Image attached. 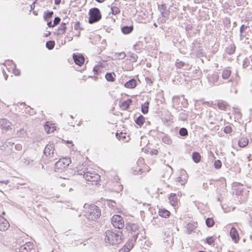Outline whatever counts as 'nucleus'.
I'll list each match as a JSON object with an SVG mask.
<instances>
[{"instance_id":"obj_4","label":"nucleus","mask_w":252,"mask_h":252,"mask_svg":"<svg viewBox=\"0 0 252 252\" xmlns=\"http://www.w3.org/2000/svg\"><path fill=\"white\" fill-rule=\"evenodd\" d=\"M89 23L92 24L100 21L102 18L100 10L97 7L91 8L89 12Z\"/></svg>"},{"instance_id":"obj_26","label":"nucleus","mask_w":252,"mask_h":252,"mask_svg":"<svg viewBox=\"0 0 252 252\" xmlns=\"http://www.w3.org/2000/svg\"><path fill=\"white\" fill-rule=\"evenodd\" d=\"M236 50V46L234 44H232L229 45L225 48V51L228 55H232L233 54Z\"/></svg>"},{"instance_id":"obj_41","label":"nucleus","mask_w":252,"mask_h":252,"mask_svg":"<svg viewBox=\"0 0 252 252\" xmlns=\"http://www.w3.org/2000/svg\"><path fill=\"white\" fill-rule=\"evenodd\" d=\"M215 239L213 236H210L206 238V242L210 245H214Z\"/></svg>"},{"instance_id":"obj_20","label":"nucleus","mask_w":252,"mask_h":252,"mask_svg":"<svg viewBox=\"0 0 252 252\" xmlns=\"http://www.w3.org/2000/svg\"><path fill=\"white\" fill-rule=\"evenodd\" d=\"M160 137L163 143L168 145H170L172 143V140L171 137L168 134L162 133Z\"/></svg>"},{"instance_id":"obj_58","label":"nucleus","mask_w":252,"mask_h":252,"mask_svg":"<svg viewBox=\"0 0 252 252\" xmlns=\"http://www.w3.org/2000/svg\"><path fill=\"white\" fill-rule=\"evenodd\" d=\"M244 0H235L236 4L237 6H240L243 4Z\"/></svg>"},{"instance_id":"obj_23","label":"nucleus","mask_w":252,"mask_h":252,"mask_svg":"<svg viewBox=\"0 0 252 252\" xmlns=\"http://www.w3.org/2000/svg\"><path fill=\"white\" fill-rule=\"evenodd\" d=\"M170 212L165 209H159L158 215L162 218H167L170 215Z\"/></svg>"},{"instance_id":"obj_3","label":"nucleus","mask_w":252,"mask_h":252,"mask_svg":"<svg viewBox=\"0 0 252 252\" xmlns=\"http://www.w3.org/2000/svg\"><path fill=\"white\" fill-rule=\"evenodd\" d=\"M0 149L4 152H5L7 155H10L12 153H15L13 150L14 143L12 141V139L4 140L1 139L0 141Z\"/></svg>"},{"instance_id":"obj_25","label":"nucleus","mask_w":252,"mask_h":252,"mask_svg":"<svg viewBox=\"0 0 252 252\" xmlns=\"http://www.w3.org/2000/svg\"><path fill=\"white\" fill-rule=\"evenodd\" d=\"M217 106L219 109L225 111L228 104L226 102L220 100L218 102Z\"/></svg>"},{"instance_id":"obj_36","label":"nucleus","mask_w":252,"mask_h":252,"mask_svg":"<svg viewBox=\"0 0 252 252\" xmlns=\"http://www.w3.org/2000/svg\"><path fill=\"white\" fill-rule=\"evenodd\" d=\"M231 70L229 69H225L223 71L222 74V78L223 79H228L231 75Z\"/></svg>"},{"instance_id":"obj_13","label":"nucleus","mask_w":252,"mask_h":252,"mask_svg":"<svg viewBox=\"0 0 252 252\" xmlns=\"http://www.w3.org/2000/svg\"><path fill=\"white\" fill-rule=\"evenodd\" d=\"M219 79V75L217 72H214L208 77L209 82L214 86H218L220 84V83H218Z\"/></svg>"},{"instance_id":"obj_40","label":"nucleus","mask_w":252,"mask_h":252,"mask_svg":"<svg viewBox=\"0 0 252 252\" xmlns=\"http://www.w3.org/2000/svg\"><path fill=\"white\" fill-rule=\"evenodd\" d=\"M126 56V54L124 52L116 53L114 55L116 59H118L119 60L124 59Z\"/></svg>"},{"instance_id":"obj_62","label":"nucleus","mask_w":252,"mask_h":252,"mask_svg":"<svg viewBox=\"0 0 252 252\" xmlns=\"http://www.w3.org/2000/svg\"><path fill=\"white\" fill-rule=\"evenodd\" d=\"M37 0H35V1L31 5V9L33 10L35 8V3H36Z\"/></svg>"},{"instance_id":"obj_57","label":"nucleus","mask_w":252,"mask_h":252,"mask_svg":"<svg viewBox=\"0 0 252 252\" xmlns=\"http://www.w3.org/2000/svg\"><path fill=\"white\" fill-rule=\"evenodd\" d=\"M145 80L146 81V83L149 84V85H152L153 84V81L152 79L149 77H146L145 78Z\"/></svg>"},{"instance_id":"obj_32","label":"nucleus","mask_w":252,"mask_h":252,"mask_svg":"<svg viewBox=\"0 0 252 252\" xmlns=\"http://www.w3.org/2000/svg\"><path fill=\"white\" fill-rule=\"evenodd\" d=\"M149 102L146 101L141 105V111L144 114H147L149 111Z\"/></svg>"},{"instance_id":"obj_55","label":"nucleus","mask_w":252,"mask_h":252,"mask_svg":"<svg viewBox=\"0 0 252 252\" xmlns=\"http://www.w3.org/2000/svg\"><path fill=\"white\" fill-rule=\"evenodd\" d=\"M93 71L95 74L98 75L99 71V67L97 66H94L93 68Z\"/></svg>"},{"instance_id":"obj_42","label":"nucleus","mask_w":252,"mask_h":252,"mask_svg":"<svg viewBox=\"0 0 252 252\" xmlns=\"http://www.w3.org/2000/svg\"><path fill=\"white\" fill-rule=\"evenodd\" d=\"M188 119V115L184 112H181L179 115V119L183 121H186Z\"/></svg>"},{"instance_id":"obj_22","label":"nucleus","mask_w":252,"mask_h":252,"mask_svg":"<svg viewBox=\"0 0 252 252\" xmlns=\"http://www.w3.org/2000/svg\"><path fill=\"white\" fill-rule=\"evenodd\" d=\"M171 204L173 206H176L178 204V197L176 194L171 193L168 197Z\"/></svg>"},{"instance_id":"obj_1","label":"nucleus","mask_w":252,"mask_h":252,"mask_svg":"<svg viewBox=\"0 0 252 252\" xmlns=\"http://www.w3.org/2000/svg\"><path fill=\"white\" fill-rule=\"evenodd\" d=\"M105 241L112 245H118L122 241L123 233L121 231L117 232L108 230L105 232Z\"/></svg>"},{"instance_id":"obj_49","label":"nucleus","mask_w":252,"mask_h":252,"mask_svg":"<svg viewBox=\"0 0 252 252\" xmlns=\"http://www.w3.org/2000/svg\"><path fill=\"white\" fill-rule=\"evenodd\" d=\"M61 21V18L59 17H56L54 18L53 26H55L57 25H58Z\"/></svg>"},{"instance_id":"obj_9","label":"nucleus","mask_w":252,"mask_h":252,"mask_svg":"<svg viewBox=\"0 0 252 252\" xmlns=\"http://www.w3.org/2000/svg\"><path fill=\"white\" fill-rule=\"evenodd\" d=\"M71 163L70 158H63L60 159L59 161L56 162L55 166L56 169H63L67 167Z\"/></svg>"},{"instance_id":"obj_45","label":"nucleus","mask_w":252,"mask_h":252,"mask_svg":"<svg viewBox=\"0 0 252 252\" xmlns=\"http://www.w3.org/2000/svg\"><path fill=\"white\" fill-rule=\"evenodd\" d=\"M175 65L177 68H182L183 67H184L186 65V63L182 61H177L176 62Z\"/></svg>"},{"instance_id":"obj_29","label":"nucleus","mask_w":252,"mask_h":252,"mask_svg":"<svg viewBox=\"0 0 252 252\" xmlns=\"http://www.w3.org/2000/svg\"><path fill=\"white\" fill-rule=\"evenodd\" d=\"M116 76L114 72H107L105 74V78L108 82H114L115 80V77Z\"/></svg>"},{"instance_id":"obj_38","label":"nucleus","mask_w":252,"mask_h":252,"mask_svg":"<svg viewBox=\"0 0 252 252\" xmlns=\"http://www.w3.org/2000/svg\"><path fill=\"white\" fill-rule=\"evenodd\" d=\"M66 29V27H63V26H60L58 29L57 31L55 32L54 33L57 35L63 34L65 32Z\"/></svg>"},{"instance_id":"obj_7","label":"nucleus","mask_w":252,"mask_h":252,"mask_svg":"<svg viewBox=\"0 0 252 252\" xmlns=\"http://www.w3.org/2000/svg\"><path fill=\"white\" fill-rule=\"evenodd\" d=\"M85 175V179L91 182H97L100 180V176L94 171L91 170L86 172Z\"/></svg>"},{"instance_id":"obj_52","label":"nucleus","mask_w":252,"mask_h":252,"mask_svg":"<svg viewBox=\"0 0 252 252\" xmlns=\"http://www.w3.org/2000/svg\"><path fill=\"white\" fill-rule=\"evenodd\" d=\"M216 191L218 194L216 199L218 202H221L222 198L221 195L220 194V192L219 191L218 189H217Z\"/></svg>"},{"instance_id":"obj_47","label":"nucleus","mask_w":252,"mask_h":252,"mask_svg":"<svg viewBox=\"0 0 252 252\" xmlns=\"http://www.w3.org/2000/svg\"><path fill=\"white\" fill-rule=\"evenodd\" d=\"M250 64V61L249 60L246 58L244 59L243 63V68H247Z\"/></svg>"},{"instance_id":"obj_5","label":"nucleus","mask_w":252,"mask_h":252,"mask_svg":"<svg viewBox=\"0 0 252 252\" xmlns=\"http://www.w3.org/2000/svg\"><path fill=\"white\" fill-rule=\"evenodd\" d=\"M132 238L131 240H134L135 242L137 239L139 238L141 240V238L144 237V234L140 231V226L136 223H131L129 226Z\"/></svg>"},{"instance_id":"obj_17","label":"nucleus","mask_w":252,"mask_h":252,"mask_svg":"<svg viewBox=\"0 0 252 252\" xmlns=\"http://www.w3.org/2000/svg\"><path fill=\"white\" fill-rule=\"evenodd\" d=\"M230 235L235 243H237L239 240V236L236 229L232 227L230 231Z\"/></svg>"},{"instance_id":"obj_24","label":"nucleus","mask_w":252,"mask_h":252,"mask_svg":"<svg viewBox=\"0 0 252 252\" xmlns=\"http://www.w3.org/2000/svg\"><path fill=\"white\" fill-rule=\"evenodd\" d=\"M196 223L194 222H189L187 224V229L189 234H190L191 232L194 231V229L196 228Z\"/></svg>"},{"instance_id":"obj_35","label":"nucleus","mask_w":252,"mask_h":252,"mask_svg":"<svg viewBox=\"0 0 252 252\" xmlns=\"http://www.w3.org/2000/svg\"><path fill=\"white\" fill-rule=\"evenodd\" d=\"M248 144V140L245 138H242L238 141V145L240 147H245Z\"/></svg>"},{"instance_id":"obj_11","label":"nucleus","mask_w":252,"mask_h":252,"mask_svg":"<svg viewBox=\"0 0 252 252\" xmlns=\"http://www.w3.org/2000/svg\"><path fill=\"white\" fill-rule=\"evenodd\" d=\"M134 244L135 240L129 239L128 241L119 250V252H129L133 247Z\"/></svg>"},{"instance_id":"obj_19","label":"nucleus","mask_w":252,"mask_h":252,"mask_svg":"<svg viewBox=\"0 0 252 252\" xmlns=\"http://www.w3.org/2000/svg\"><path fill=\"white\" fill-rule=\"evenodd\" d=\"M121 32L124 34H128L130 33L134 29L133 25L130 26H124L121 28Z\"/></svg>"},{"instance_id":"obj_44","label":"nucleus","mask_w":252,"mask_h":252,"mask_svg":"<svg viewBox=\"0 0 252 252\" xmlns=\"http://www.w3.org/2000/svg\"><path fill=\"white\" fill-rule=\"evenodd\" d=\"M248 28V26H245V25H242L240 28V36L241 39H242L243 37V32Z\"/></svg>"},{"instance_id":"obj_56","label":"nucleus","mask_w":252,"mask_h":252,"mask_svg":"<svg viewBox=\"0 0 252 252\" xmlns=\"http://www.w3.org/2000/svg\"><path fill=\"white\" fill-rule=\"evenodd\" d=\"M192 29V26L191 25L187 24L186 25L185 30L187 32L191 31Z\"/></svg>"},{"instance_id":"obj_60","label":"nucleus","mask_w":252,"mask_h":252,"mask_svg":"<svg viewBox=\"0 0 252 252\" xmlns=\"http://www.w3.org/2000/svg\"><path fill=\"white\" fill-rule=\"evenodd\" d=\"M133 48L135 50H140V48L139 46V44L137 43H136V44H135L134 45Z\"/></svg>"},{"instance_id":"obj_50","label":"nucleus","mask_w":252,"mask_h":252,"mask_svg":"<svg viewBox=\"0 0 252 252\" xmlns=\"http://www.w3.org/2000/svg\"><path fill=\"white\" fill-rule=\"evenodd\" d=\"M88 171L89 170L88 168H85L84 170L82 169L80 171H78V172L79 175H83V178H85V175H86V173H87L86 172Z\"/></svg>"},{"instance_id":"obj_48","label":"nucleus","mask_w":252,"mask_h":252,"mask_svg":"<svg viewBox=\"0 0 252 252\" xmlns=\"http://www.w3.org/2000/svg\"><path fill=\"white\" fill-rule=\"evenodd\" d=\"M74 30H83V28L80 27V23L79 21H77L74 24Z\"/></svg>"},{"instance_id":"obj_37","label":"nucleus","mask_w":252,"mask_h":252,"mask_svg":"<svg viewBox=\"0 0 252 252\" xmlns=\"http://www.w3.org/2000/svg\"><path fill=\"white\" fill-rule=\"evenodd\" d=\"M206 225L209 227H211L214 226L215 224V221L212 218H208L206 220Z\"/></svg>"},{"instance_id":"obj_28","label":"nucleus","mask_w":252,"mask_h":252,"mask_svg":"<svg viewBox=\"0 0 252 252\" xmlns=\"http://www.w3.org/2000/svg\"><path fill=\"white\" fill-rule=\"evenodd\" d=\"M134 121L136 125L141 127L145 122V118L143 115H140Z\"/></svg>"},{"instance_id":"obj_53","label":"nucleus","mask_w":252,"mask_h":252,"mask_svg":"<svg viewBox=\"0 0 252 252\" xmlns=\"http://www.w3.org/2000/svg\"><path fill=\"white\" fill-rule=\"evenodd\" d=\"M14 149L17 151H20L22 149V146L21 144H17L14 146Z\"/></svg>"},{"instance_id":"obj_63","label":"nucleus","mask_w":252,"mask_h":252,"mask_svg":"<svg viewBox=\"0 0 252 252\" xmlns=\"http://www.w3.org/2000/svg\"><path fill=\"white\" fill-rule=\"evenodd\" d=\"M61 0H55V4L57 5H59L61 3Z\"/></svg>"},{"instance_id":"obj_61","label":"nucleus","mask_w":252,"mask_h":252,"mask_svg":"<svg viewBox=\"0 0 252 252\" xmlns=\"http://www.w3.org/2000/svg\"><path fill=\"white\" fill-rule=\"evenodd\" d=\"M47 26H48L49 28H51V27H52V28H53V27H55V26H53V24H52V21H49H49H47Z\"/></svg>"},{"instance_id":"obj_16","label":"nucleus","mask_w":252,"mask_h":252,"mask_svg":"<svg viewBox=\"0 0 252 252\" xmlns=\"http://www.w3.org/2000/svg\"><path fill=\"white\" fill-rule=\"evenodd\" d=\"M0 126L6 130L11 129V123L6 119H0Z\"/></svg>"},{"instance_id":"obj_18","label":"nucleus","mask_w":252,"mask_h":252,"mask_svg":"<svg viewBox=\"0 0 252 252\" xmlns=\"http://www.w3.org/2000/svg\"><path fill=\"white\" fill-rule=\"evenodd\" d=\"M125 87L128 89L135 88L137 86V81L134 78H132L127 81L124 85Z\"/></svg>"},{"instance_id":"obj_21","label":"nucleus","mask_w":252,"mask_h":252,"mask_svg":"<svg viewBox=\"0 0 252 252\" xmlns=\"http://www.w3.org/2000/svg\"><path fill=\"white\" fill-rule=\"evenodd\" d=\"M117 0H115L111 6V13L115 15L120 14L121 12L120 8L117 6V3L115 2Z\"/></svg>"},{"instance_id":"obj_34","label":"nucleus","mask_w":252,"mask_h":252,"mask_svg":"<svg viewBox=\"0 0 252 252\" xmlns=\"http://www.w3.org/2000/svg\"><path fill=\"white\" fill-rule=\"evenodd\" d=\"M235 188L236 195H240L243 193L244 188L242 185H238V186H235Z\"/></svg>"},{"instance_id":"obj_54","label":"nucleus","mask_w":252,"mask_h":252,"mask_svg":"<svg viewBox=\"0 0 252 252\" xmlns=\"http://www.w3.org/2000/svg\"><path fill=\"white\" fill-rule=\"evenodd\" d=\"M14 66H15V67H16L15 64H14ZM13 73L16 76H19L20 74V70L19 69H17L16 68H15L14 69H13Z\"/></svg>"},{"instance_id":"obj_27","label":"nucleus","mask_w":252,"mask_h":252,"mask_svg":"<svg viewBox=\"0 0 252 252\" xmlns=\"http://www.w3.org/2000/svg\"><path fill=\"white\" fill-rule=\"evenodd\" d=\"M131 102L132 100L131 99H127V100L124 101L122 103L121 105V107L123 110H127L129 108Z\"/></svg>"},{"instance_id":"obj_12","label":"nucleus","mask_w":252,"mask_h":252,"mask_svg":"<svg viewBox=\"0 0 252 252\" xmlns=\"http://www.w3.org/2000/svg\"><path fill=\"white\" fill-rule=\"evenodd\" d=\"M161 15L162 17L168 19L170 13L169 8H167L165 4H162L160 6H158Z\"/></svg>"},{"instance_id":"obj_15","label":"nucleus","mask_w":252,"mask_h":252,"mask_svg":"<svg viewBox=\"0 0 252 252\" xmlns=\"http://www.w3.org/2000/svg\"><path fill=\"white\" fill-rule=\"evenodd\" d=\"M9 227V223L2 216H0V230L5 231Z\"/></svg>"},{"instance_id":"obj_10","label":"nucleus","mask_w":252,"mask_h":252,"mask_svg":"<svg viewBox=\"0 0 252 252\" xmlns=\"http://www.w3.org/2000/svg\"><path fill=\"white\" fill-rule=\"evenodd\" d=\"M73 59L75 64L79 66H82L85 62V58L81 54L74 53L73 54Z\"/></svg>"},{"instance_id":"obj_39","label":"nucleus","mask_w":252,"mask_h":252,"mask_svg":"<svg viewBox=\"0 0 252 252\" xmlns=\"http://www.w3.org/2000/svg\"><path fill=\"white\" fill-rule=\"evenodd\" d=\"M55 42L53 40H49L46 42V46L49 50H52L54 48Z\"/></svg>"},{"instance_id":"obj_6","label":"nucleus","mask_w":252,"mask_h":252,"mask_svg":"<svg viewBox=\"0 0 252 252\" xmlns=\"http://www.w3.org/2000/svg\"><path fill=\"white\" fill-rule=\"evenodd\" d=\"M44 154L47 157L52 158L53 159H56V153L55 146L54 143H49L44 148Z\"/></svg>"},{"instance_id":"obj_30","label":"nucleus","mask_w":252,"mask_h":252,"mask_svg":"<svg viewBox=\"0 0 252 252\" xmlns=\"http://www.w3.org/2000/svg\"><path fill=\"white\" fill-rule=\"evenodd\" d=\"M192 158L194 162L198 163L201 160V155L198 152H193L192 154Z\"/></svg>"},{"instance_id":"obj_51","label":"nucleus","mask_w":252,"mask_h":252,"mask_svg":"<svg viewBox=\"0 0 252 252\" xmlns=\"http://www.w3.org/2000/svg\"><path fill=\"white\" fill-rule=\"evenodd\" d=\"M130 58H131L130 60L132 61V62H135L137 61V59H138V56L136 54H135L134 53H132L130 55Z\"/></svg>"},{"instance_id":"obj_14","label":"nucleus","mask_w":252,"mask_h":252,"mask_svg":"<svg viewBox=\"0 0 252 252\" xmlns=\"http://www.w3.org/2000/svg\"><path fill=\"white\" fill-rule=\"evenodd\" d=\"M33 249V244L31 242H26L19 248V252H29Z\"/></svg>"},{"instance_id":"obj_8","label":"nucleus","mask_w":252,"mask_h":252,"mask_svg":"<svg viewBox=\"0 0 252 252\" xmlns=\"http://www.w3.org/2000/svg\"><path fill=\"white\" fill-rule=\"evenodd\" d=\"M111 222L114 227L119 229L124 226V221L120 215H114L111 219Z\"/></svg>"},{"instance_id":"obj_46","label":"nucleus","mask_w":252,"mask_h":252,"mask_svg":"<svg viewBox=\"0 0 252 252\" xmlns=\"http://www.w3.org/2000/svg\"><path fill=\"white\" fill-rule=\"evenodd\" d=\"M223 131L226 134L230 133L232 132V127L229 126H226L224 127Z\"/></svg>"},{"instance_id":"obj_64","label":"nucleus","mask_w":252,"mask_h":252,"mask_svg":"<svg viewBox=\"0 0 252 252\" xmlns=\"http://www.w3.org/2000/svg\"><path fill=\"white\" fill-rule=\"evenodd\" d=\"M207 188H208L207 184L204 183L203 184V188L205 189H207Z\"/></svg>"},{"instance_id":"obj_59","label":"nucleus","mask_w":252,"mask_h":252,"mask_svg":"<svg viewBox=\"0 0 252 252\" xmlns=\"http://www.w3.org/2000/svg\"><path fill=\"white\" fill-rule=\"evenodd\" d=\"M152 155H157L158 153V151L157 149H152L151 151Z\"/></svg>"},{"instance_id":"obj_31","label":"nucleus","mask_w":252,"mask_h":252,"mask_svg":"<svg viewBox=\"0 0 252 252\" xmlns=\"http://www.w3.org/2000/svg\"><path fill=\"white\" fill-rule=\"evenodd\" d=\"M54 12L52 11H46L44 12L43 18L45 21H49L53 16Z\"/></svg>"},{"instance_id":"obj_33","label":"nucleus","mask_w":252,"mask_h":252,"mask_svg":"<svg viewBox=\"0 0 252 252\" xmlns=\"http://www.w3.org/2000/svg\"><path fill=\"white\" fill-rule=\"evenodd\" d=\"M179 134L181 137L186 138L189 135L188 130L185 127H182L179 130Z\"/></svg>"},{"instance_id":"obj_43","label":"nucleus","mask_w":252,"mask_h":252,"mask_svg":"<svg viewBox=\"0 0 252 252\" xmlns=\"http://www.w3.org/2000/svg\"><path fill=\"white\" fill-rule=\"evenodd\" d=\"M214 166L216 169H220L222 166L221 161L219 159L215 160L214 163Z\"/></svg>"},{"instance_id":"obj_2","label":"nucleus","mask_w":252,"mask_h":252,"mask_svg":"<svg viewBox=\"0 0 252 252\" xmlns=\"http://www.w3.org/2000/svg\"><path fill=\"white\" fill-rule=\"evenodd\" d=\"M84 216L89 220L96 221L101 216L100 209L94 204L90 205Z\"/></svg>"}]
</instances>
